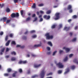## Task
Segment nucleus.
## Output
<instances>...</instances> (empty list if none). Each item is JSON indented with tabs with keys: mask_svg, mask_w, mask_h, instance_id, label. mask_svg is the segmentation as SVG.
I'll use <instances>...</instances> for the list:
<instances>
[{
	"mask_svg": "<svg viewBox=\"0 0 78 78\" xmlns=\"http://www.w3.org/2000/svg\"><path fill=\"white\" fill-rule=\"evenodd\" d=\"M10 21H11V20H7V21H6V23H9V22H10Z\"/></svg>",
	"mask_w": 78,
	"mask_h": 78,
	"instance_id": "obj_42",
	"label": "nucleus"
},
{
	"mask_svg": "<svg viewBox=\"0 0 78 78\" xmlns=\"http://www.w3.org/2000/svg\"><path fill=\"white\" fill-rule=\"evenodd\" d=\"M50 54H51V52L50 51L47 53V55H50Z\"/></svg>",
	"mask_w": 78,
	"mask_h": 78,
	"instance_id": "obj_58",
	"label": "nucleus"
},
{
	"mask_svg": "<svg viewBox=\"0 0 78 78\" xmlns=\"http://www.w3.org/2000/svg\"><path fill=\"white\" fill-rule=\"evenodd\" d=\"M41 45L42 44H39L37 45L35 44L34 45V47H41Z\"/></svg>",
	"mask_w": 78,
	"mask_h": 78,
	"instance_id": "obj_14",
	"label": "nucleus"
},
{
	"mask_svg": "<svg viewBox=\"0 0 78 78\" xmlns=\"http://www.w3.org/2000/svg\"><path fill=\"white\" fill-rule=\"evenodd\" d=\"M73 19H76L77 18V16L76 15H74L73 16Z\"/></svg>",
	"mask_w": 78,
	"mask_h": 78,
	"instance_id": "obj_34",
	"label": "nucleus"
},
{
	"mask_svg": "<svg viewBox=\"0 0 78 78\" xmlns=\"http://www.w3.org/2000/svg\"><path fill=\"white\" fill-rule=\"evenodd\" d=\"M35 16H36V14H33L32 16V17H35Z\"/></svg>",
	"mask_w": 78,
	"mask_h": 78,
	"instance_id": "obj_62",
	"label": "nucleus"
},
{
	"mask_svg": "<svg viewBox=\"0 0 78 78\" xmlns=\"http://www.w3.org/2000/svg\"><path fill=\"white\" fill-rule=\"evenodd\" d=\"M56 65L57 66H58V67L59 68H63V67H64L63 65L62 64V63H61L60 62L57 64Z\"/></svg>",
	"mask_w": 78,
	"mask_h": 78,
	"instance_id": "obj_6",
	"label": "nucleus"
},
{
	"mask_svg": "<svg viewBox=\"0 0 78 78\" xmlns=\"http://www.w3.org/2000/svg\"><path fill=\"white\" fill-rule=\"evenodd\" d=\"M52 73H50L48 74H47V76H48V75H52Z\"/></svg>",
	"mask_w": 78,
	"mask_h": 78,
	"instance_id": "obj_57",
	"label": "nucleus"
},
{
	"mask_svg": "<svg viewBox=\"0 0 78 78\" xmlns=\"http://www.w3.org/2000/svg\"><path fill=\"white\" fill-rule=\"evenodd\" d=\"M56 52H57V51H54L52 54V56H54V55H55V54L56 53Z\"/></svg>",
	"mask_w": 78,
	"mask_h": 78,
	"instance_id": "obj_50",
	"label": "nucleus"
},
{
	"mask_svg": "<svg viewBox=\"0 0 78 78\" xmlns=\"http://www.w3.org/2000/svg\"><path fill=\"white\" fill-rule=\"evenodd\" d=\"M18 71L20 73H22V69H19Z\"/></svg>",
	"mask_w": 78,
	"mask_h": 78,
	"instance_id": "obj_36",
	"label": "nucleus"
},
{
	"mask_svg": "<svg viewBox=\"0 0 78 78\" xmlns=\"http://www.w3.org/2000/svg\"><path fill=\"white\" fill-rule=\"evenodd\" d=\"M11 55H16V52L14 51H12L11 52Z\"/></svg>",
	"mask_w": 78,
	"mask_h": 78,
	"instance_id": "obj_17",
	"label": "nucleus"
},
{
	"mask_svg": "<svg viewBox=\"0 0 78 78\" xmlns=\"http://www.w3.org/2000/svg\"><path fill=\"white\" fill-rule=\"evenodd\" d=\"M45 36L46 37L47 39H53V36H50V34L49 33H47L45 34Z\"/></svg>",
	"mask_w": 78,
	"mask_h": 78,
	"instance_id": "obj_2",
	"label": "nucleus"
},
{
	"mask_svg": "<svg viewBox=\"0 0 78 78\" xmlns=\"http://www.w3.org/2000/svg\"><path fill=\"white\" fill-rule=\"evenodd\" d=\"M62 52H63V51H62V50H60L59 51V53L60 54L62 53Z\"/></svg>",
	"mask_w": 78,
	"mask_h": 78,
	"instance_id": "obj_54",
	"label": "nucleus"
},
{
	"mask_svg": "<svg viewBox=\"0 0 78 78\" xmlns=\"http://www.w3.org/2000/svg\"><path fill=\"white\" fill-rule=\"evenodd\" d=\"M47 48L48 51L50 50V47H47Z\"/></svg>",
	"mask_w": 78,
	"mask_h": 78,
	"instance_id": "obj_53",
	"label": "nucleus"
},
{
	"mask_svg": "<svg viewBox=\"0 0 78 78\" xmlns=\"http://www.w3.org/2000/svg\"><path fill=\"white\" fill-rule=\"evenodd\" d=\"M58 74H61V73H62V70H59L58 71Z\"/></svg>",
	"mask_w": 78,
	"mask_h": 78,
	"instance_id": "obj_37",
	"label": "nucleus"
},
{
	"mask_svg": "<svg viewBox=\"0 0 78 78\" xmlns=\"http://www.w3.org/2000/svg\"><path fill=\"white\" fill-rule=\"evenodd\" d=\"M13 34H9V36L10 37H13Z\"/></svg>",
	"mask_w": 78,
	"mask_h": 78,
	"instance_id": "obj_29",
	"label": "nucleus"
},
{
	"mask_svg": "<svg viewBox=\"0 0 78 78\" xmlns=\"http://www.w3.org/2000/svg\"><path fill=\"white\" fill-rule=\"evenodd\" d=\"M6 12H10V9L9 8H7L6 9Z\"/></svg>",
	"mask_w": 78,
	"mask_h": 78,
	"instance_id": "obj_26",
	"label": "nucleus"
},
{
	"mask_svg": "<svg viewBox=\"0 0 78 78\" xmlns=\"http://www.w3.org/2000/svg\"><path fill=\"white\" fill-rule=\"evenodd\" d=\"M11 60L12 61H15L16 60V58H14V57H12V58H11Z\"/></svg>",
	"mask_w": 78,
	"mask_h": 78,
	"instance_id": "obj_32",
	"label": "nucleus"
},
{
	"mask_svg": "<svg viewBox=\"0 0 78 78\" xmlns=\"http://www.w3.org/2000/svg\"><path fill=\"white\" fill-rule=\"evenodd\" d=\"M73 62H75V63L76 64H78V61L77 60V59L75 58V59H74L73 60Z\"/></svg>",
	"mask_w": 78,
	"mask_h": 78,
	"instance_id": "obj_13",
	"label": "nucleus"
},
{
	"mask_svg": "<svg viewBox=\"0 0 78 78\" xmlns=\"http://www.w3.org/2000/svg\"><path fill=\"white\" fill-rule=\"evenodd\" d=\"M4 6H5V4H2L1 5V8H3V7H4Z\"/></svg>",
	"mask_w": 78,
	"mask_h": 78,
	"instance_id": "obj_43",
	"label": "nucleus"
},
{
	"mask_svg": "<svg viewBox=\"0 0 78 78\" xmlns=\"http://www.w3.org/2000/svg\"><path fill=\"white\" fill-rule=\"evenodd\" d=\"M30 20V18L28 17L26 19V21H29V20Z\"/></svg>",
	"mask_w": 78,
	"mask_h": 78,
	"instance_id": "obj_41",
	"label": "nucleus"
},
{
	"mask_svg": "<svg viewBox=\"0 0 78 78\" xmlns=\"http://www.w3.org/2000/svg\"><path fill=\"white\" fill-rule=\"evenodd\" d=\"M60 13H56L55 14V20H58L60 18V16H59Z\"/></svg>",
	"mask_w": 78,
	"mask_h": 78,
	"instance_id": "obj_4",
	"label": "nucleus"
},
{
	"mask_svg": "<svg viewBox=\"0 0 78 78\" xmlns=\"http://www.w3.org/2000/svg\"><path fill=\"white\" fill-rule=\"evenodd\" d=\"M64 30H66V31H69V30H70V27H64Z\"/></svg>",
	"mask_w": 78,
	"mask_h": 78,
	"instance_id": "obj_8",
	"label": "nucleus"
},
{
	"mask_svg": "<svg viewBox=\"0 0 78 78\" xmlns=\"http://www.w3.org/2000/svg\"><path fill=\"white\" fill-rule=\"evenodd\" d=\"M5 48H2L1 50V52L0 53V55H3V53L4 52V51H5Z\"/></svg>",
	"mask_w": 78,
	"mask_h": 78,
	"instance_id": "obj_7",
	"label": "nucleus"
},
{
	"mask_svg": "<svg viewBox=\"0 0 78 78\" xmlns=\"http://www.w3.org/2000/svg\"><path fill=\"white\" fill-rule=\"evenodd\" d=\"M73 34L71 32L69 33V35L71 36H72Z\"/></svg>",
	"mask_w": 78,
	"mask_h": 78,
	"instance_id": "obj_63",
	"label": "nucleus"
},
{
	"mask_svg": "<svg viewBox=\"0 0 78 78\" xmlns=\"http://www.w3.org/2000/svg\"><path fill=\"white\" fill-rule=\"evenodd\" d=\"M2 19L4 22H6L7 20V18L6 17H4L2 18Z\"/></svg>",
	"mask_w": 78,
	"mask_h": 78,
	"instance_id": "obj_19",
	"label": "nucleus"
},
{
	"mask_svg": "<svg viewBox=\"0 0 78 78\" xmlns=\"http://www.w3.org/2000/svg\"><path fill=\"white\" fill-rule=\"evenodd\" d=\"M43 21V19L41 18L39 20V22H42Z\"/></svg>",
	"mask_w": 78,
	"mask_h": 78,
	"instance_id": "obj_52",
	"label": "nucleus"
},
{
	"mask_svg": "<svg viewBox=\"0 0 78 78\" xmlns=\"http://www.w3.org/2000/svg\"><path fill=\"white\" fill-rule=\"evenodd\" d=\"M28 31H27L25 32L24 33L25 34H28Z\"/></svg>",
	"mask_w": 78,
	"mask_h": 78,
	"instance_id": "obj_60",
	"label": "nucleus"
},
{
	"mask_svg": "<svg viewBox=\"0 0 78 78\" xmlns=\"http://www.w3.org/2000/svg\"><path fill=\"white\" fill-rule=\"evenodd\" d=\"M41 66V64L39 65H34V67L35 68H38V67H39Z\"/></svg>",
	"mask_w": 78,
	"mask_h": 78,
	"instance_id": "obj_10",
	"label": "nucleus"
},
{
	"mask_svg": "<svg viewBox=\"0 0 78 78\" xmlns=\"http://www.w3.org/2000/svg\"><path fill=\"white\" fill-rule=\"evenodd\" d=\"M8 72H12V69L11 68H8L7 69Z\"/></svg>",
	"mask_w": 78,
	"mask_h": 78,
	"instance_id": "obj_20",
	"label": "nucleus"
},
{
	"mask_svg": "<svg viewBox=\"0 0 78 78\" xmlns=\"http://www.w3.org/2000/svg\"><path fill=\"white\" fill-rule=\"evenodd\" d=\"M48 45H50V46H51V47H52L53 45L51 43V42L50 41H48Z\"/></svg>",
	"mask_w": 78,
	"mask_h": 78,
	"instance_id": "obj_21",
	"label": "nucleus"
},
{
	"mask_svg": "<svg viewBox=\"0 0 78 78\" xmlns=\"http://www.w3.org/2000/svg\"><path fill=\"white\" fill-rule=\"evenodd\" d=\"M71 21H72V20L71 19H69L68 20V22H70Z\"/></svg>",
	"mask_w": 78,
	"mask_h": 78,
	"instance_id": "obj_61",
	"label": "nucleus"
},
{
	"mask_svg": "<svg viewBox=\"0 0 78 78\" xmlns=\"http://www.w3.org/2000/svg\"><path fill=\"white\" fill-rule=\"evenodd\" d=\"M8 36L6 35L5 38V41H7V40H8Z\"/></svg>",
	"mask_w": 78,
	"mask_h": 78,
	"instance_id": "obj_44",
	"label": "nucleus"
},
{
	"mask_svg": "<svg viewBox=\"0 0 78 78\" xmlns=\"http://www.w3.org/2000/svg\"><path fill=\"white\" fill-rule=\"evenodd\" d=\"M32 38H36L37 37V35H34L32 36Z\"/></svg>",
	"mask_w": 78,
	"mask_h": 78,
	"instance_id": "obj_46",
	"label": "nucleus"
},
{
	"mask_svg": "<svg viewBox=\"0 0 78 78\" xmlns=\"http://www.w3.org/2000/svg\"><path fill=\"white\" fill-rule=\"evenodd\" d=\"M4 76H9V74H8V73H6L4 74Z\"/></svg>",
	"mask_w": 78,
	"mask_h": 78,
	"instance_id": "obj_40",
	"label": "nucleus"
},
{
	"mask_svg": "<svg viewBox=\"0 0 78 78\" xmlns=\"http://www.w3.org/2000/svg\"><path fill=\"white\" fill-rule=\"evenodd\" d=\"M10 40H8L5 44V46H8L9 44V43H10Z\"/></svg>",
	"mask_w": 78,
	"mask_h": 78,
	"instance_id": "obj_15",
	"label": "nucleus"
},
{
	"mask_svg": "<svg viewBox=\"0 0 78 78\" xmlns=\"http://www.w3.org/2000/svg\"><path fill=\"white\" fill-rule=\"evenodd\" d=\"M3 32H1L0 33V35L1 36H2V35H3Z\"/></svg>",
	"mask_w": 78,
	"mask_h": 78,
	"instance_id": "obj_55",
	"label": "nucleus"
},
{
	"mask_svg": "<svg viewBox=\"0 0 78 78\" xmlns=\"http://www.w3.org/2000/svg\"><path fill=\"white\" fill-rule=\"evenodd\" d=\"M20 13L21 16H22V17H23V10H21L20 11Z\"/></svg>",
	"mask_w": 78,
	"mask_h": 78,
	"instance_id": "obj_27",
	"label": "nucleus"
},
{
	"mask_svg": "<svg viewBox=\"0 0 78 78\" xmlns=\"http://www.w3.org/2000/svg\"><path fill=\"white\" fill-rule=\"evenodd\" d=\"M22 38L23 39V40H27V37L25 36H23Z\"/></svg>",
	"mask_w": 78,
	"mask_h": 78,
	"instance_id": "obj_25",
	"label": "nucleus"
},
{
	"mask_svg": "<svg viewBox=\"0 0 78 78\" xmlns=\"http://www.w3.org/2000/svg\"><path fill=\"white\" fill-rule=\"evenodd\" d=\"M67 59H68V58L67 57V56H66L65 58L64 59V62H65L66 61H67Z\"/></svg>",
	"mask_w": 78,
	"mask_h": 78,
	"instance_id": "obj_24",
	"label": "nucleus"
},
{
	"mask_svg": "<svg viewBox=\"0 0 78 78\" xmlns=\"http://www.w3.org/2000/svg\"><path fill=\"white\" fill-rule=\"evenodd\" d=\"M10 50V49L8 48H6V50L5 51V52H8V51H9Z\"/></svg>",
	"mask_w": 78,
	"mask_h": 78,
	"instance_id": "obj_33",
	"label": "nucleus"
},
{
	"mask_svg": "<svg viewBox=\"0 0 78 78\" xmlns=\"http://www.w3.org/2000/svg\"><path fill=\"white\" fill-rule=\"evenodd\" d=\"M37 19V17L35 18H34V20H33V22H35V21H36Z\"/></svg>",
	"mask_w": 78,
	"mask_h": 78,
	"instance_id": "obj_56",
	"label": "nucleus"
},
{
	"mask_svg": "<svg viewBox=\"0 0 78 78\" xmlns=\"http://www.w3.org/2000/svg\"><path fill=\"white\" fill-rule=\"evenodd\" d=\"M44 70H45V68H44V69L41 71L40 73L41 78H44V76H45V73L46 72L44 71Z\"/></svg>",
	"mask_w": 78,
	"mask_h": 78,
	"instance_id": "obj_3",
	"label": "nucleus"
},
{
	"mask_svg": "<svg viewBox=\"0 0 78 78\" xmlns=\"http://www.w3.org/2000/svg\"><path fill=\"white\" fill-rule=\"evenodd\" d=\"M76 38H74L72 40V42H75V41H76Z\"/></svg>",
	"mask_w": 78,
	"mask_h": 78,
	"instance_id": "obj_31",
	"label": "nucleus"
},
{
	"mask_svg": "<svg viewBox=\"0 0 78 78\" xmlns=\"http://www.w3.org/2000/svg\"><path fill=\"white\" fill-rule=\"evenodd\" d=\"M16 47H20V48H24L25 46H21L20 45L18 44L16 45Z\"/></svg>",
	"mask_w": 78,
	"mask_h": 78,
	"instance_id": "obj_11",
	"label": "nucleus"
},
{
	"mask_svg": "<svg viewBox=\"0 0 78 78\" xmlns=\"http://www.w3.org/2000/svg\"><path fill=\"white\" fill-rule=\"evenodd\" d=\"M55 27H56V25H53L51 27L52 29H53V28H55Z\"/></svg>",
	"mask_w": 78,
	"mask_h": 78,
	"instance_id": "obj_39",
	"label": "nucleus"
},
{
	"mask_svg": "<svg viewBox=\"0 0 78 78\" xmlns=\"http://www.w3.org/2000/svg\"><path fill=\"white\" fill-rule=\"evenodd\" d=\"M73 11V10H72V9H70L69 10V12L70 13H71Z\"/></svg>",
	"mask_w": 78,
	"mask_h": 78,
	"instance_id": "obj_59",
	"label": "nucleus"
},
{
	"mask_svg": "<svg viewBox=\"0 0 78 78\" xmlns=\"http://www.w3.org/2000/svg\"><path fill=\"white\" fill-rule=\"evenodd\" d=\"M19 14L18 12L16 13V14L15 13H12L11 15V17H12V18H14V17H19Z\"/></svg>",
	"mask_w": 78,
	"mask_h": 78,
	"instance_id": "obj_1",
	"label": "nucleus"
},
{
	"mask_svg": "<svg viewBox=\"0 0 78 78\" xmlns=\"http://www.w3.org/2000/svg\"><path fill=\"white\" fill-rule=\"evenodd\" d=\"M32 7V8H36V4L35 3L33 4Z\"/></svg>",
	"mask_w": 78,
	"mask_h": 78,
	"instance_id": "obj_23",
	"label": "nucleus"
},
{
	"mask_svg": "<svg viewBox=\"0 0 78 78\" xmlns=\"http://www.w3.org/2000/svg\"><path fill=\"white\" fill-rule=\"evenodd\" d=\"M73 56V54H71L69 55V58H71V57H72Z\"/></svg>",
	"mask_w": 78,
	"mask_h": 78,
	"instance_id": "obj_51",
	"label": "nucleus"
},
{
	"mask_svg": "<svg viewBox=\"0 0 78 78\" xmlns=\"http://www.w3.org/2000/svg\"><path fill=\"white\" fill-rule=\"evenodd\" d=\"M32 56H33V57H35V56H36V55L34 54H32Z\"/></svg>",
	"mask_w": 78,
	"mask_h": 78,
	"instance_id": "obj_64",
	"label": "nucleus"
},
{
	"mask_svg": "<svg viewBox=\"0 0 78 78\" xmlns=\"http://www.w3.org/2000/svg\"><path fill=\"white\" fill-rule=\"evenodd\" d=\"M63 49H65L66 51H67V52H69V51H70V49L68 48H66V47H64L63 48Z\"/></svg>",
	"mask_w": 78,
	"mask_h": 78,
	"instance_id": "obj_9",
	"label": "nucleus"
},
{
	"mask_svg": "<svg viewBox=\"0 0 78 78\" xmlns=\"http://www.w3.org/2000/svg\"><path fill=\"white\" fill-rule=\"evenodd\" d=\"M17 73V71H15L14 73L12 74V76L13 77H15L16 76V74Z\"/></svg>",
	"mask_w": 78,
	"mask_h": 78,
	"instance_id": "obj_12",
	"label": "nucleus"
},
{
	"mask_svg": "<svg viewBox=\"0 0 78 78\" xmlns=\"http://www.w3.org/2000/svg\"><path fill=\"white\" fill-rule=\"evenodd\" d=\"M19 64H23V61H20L18 62Z\"/></svg>",
	"mask_w": 78,
	"mask_h": 78,
	"instance_id": "obj_49",
	"label": "nucleus"
},
{
	"mask_svg": "<svg viewBox=\"0 0 78 78\" xmlns=\"http://www.w3.org/2000/svg\"><path fill=\"white\" fill-rule=\"evenodd\" d=\"M69 72V68H68L67 69H66V71L65 72L64 74H66V73H67L68 72Z\"/></svg>",
	"mask_w": 78,
	"mask_h": 78,
	"instance_id": "obj_16",
	"label": "nucleus"
},
{
	"mask_svg": "<svg viewBox=\"0 0 78 78\" xmlns=\"http://www.w3.org/2000/svg\"><path fill=\"white\" fill-rule=\"evenodd\" d=\"M36 31L35 30H32L30 31V33H35Z\"/></svg>",
	"mask_w": 78,
	"mask_h": 78,
	"instance_id": "obj_45",
	"label": "nucleus"
},
{
	"mask_svg": "<svg viewBox=\"0 0 78 78\" xmlns=\"http://www.w3.org/2000/svg\"><path fill=\"white\" fill-rule=\"evenodd\" d=\"M19 0L20 1H21V0ZM18 1H19V0H13L14 2L15 3H17Z\"/></svg>",
	"mask_w": 78,
	"mask_h": 78,
	"instance_id": "obj_28",
	"label": "nucleus"
},
{
	"mask_svg": "<svg viewBox=\"0 0 78 78\" xmlns=\"http://www.w3.org/2000/svg\"><path fill=\"white\" fill-rule=\"evenodd\" d=\"M67 9H68V10H69V9H72V5H69Z\"/></svg>",
	"mask_w": 78,
	"mask_h": 78,
	"instance_id": "obj_18",
	"label": "nucleus"
},
{
	"mask_svg": "<svg viewBox=\"0 0 78 78\" xmlns=\"http://www.w3.org/2000/svg\"><path fill=\"white\" fill-rule=\"evenodd\" d=\"M43 18L46 20H48V19H50V16L49 15L47 16V15H44L43 16Z\"/></svg>",
	"mask_w": 78,
	"mask_h": 78,
	"instance_id": "obj_5",
	"label": "nucleus"
},
{
	"mask_svg": "<svg viewBox=\"0 0 78 78\" xmlns=\"http://www.w3.org/2000/svg\"><path fill=\"white\" fill-rule=\"evenodd\" d=\"M12 44H13V45H16V42L14 41H12Z\"/></svg>",
	"mask_w": 78,
	"mask_h": 78,
	"instance_id": "obj_35",
	"label": "nucleus"
},
{
	"mask_svg": "<svg viewBox=\"0 0 78 78\" xmlns=\"http://www.w3.org/2000/svg\"><path fill=\"white\" fill-rule=\"evenodd\" d=\"M44 6V4H40L38 5V6Z\"/></svg>",
	"mask_w": 78,
	"mask_h": 78,
	"instance_id": "obj_47",
	"label": "nucleus"
},
{
	"mask_svg": "<svg viewBox=\"0 0 78 78\" xmlns=\"http://www.w3.org/2000/svg\"><path fill=\"white\" fill-rule=\"evenodd\" d=\"M75 66L74 65L72 66H71V69L72 70H74V69H75Z\"/></svg>",
	"mask_w": 78,
	"mask_h": 78,
	"instance_id": "obj_22",
	"label": "nucleus"
},
{
	"mask_svg": "<svg viewBox=\"0 0 78 78\" xmlns=\"http://www.w3.org/2000/svg\"><path fill=\"white\" fill-rule=\"evenodd\" d=\"M51 13V11L50 10H48L46 12L47 14H49Z\"/></svg>",
	"mask_w": 78,
	"mask_h": 78,
	"instance_id": "obj_30",
	"label": "nucleus"
},
{
	"mask_svg": "<svg viewBox=\"0 0 78 78\" xmlns=\"http://www.w3.org/2000/svg\"><path fill=\"white\" fill-rule=\"evenodd\" d=\"M37 76H37V75H35L34 76H32V78H36V77H37Z\"/></svg>",
	"mask_w": 78,
	"mask_h": 78,
	"instance_id": "obj_38",
	"label": "nucleus"
},
{
	"mask_svg": "<svg viewBox=\"0 0 78 78\" xmlns=\"http://www.w3.org/2000/svg\"><path fill=\"white\" fill-rule=\"evenodd\" d=\"M27 62L26 60L23 61V64H26Z\"/></svg>",
	"mask_w": 78,
	"mask_h": 78,
	"instance_id": "obj_48",
	"label": "nucleus"
}]
</instances>
